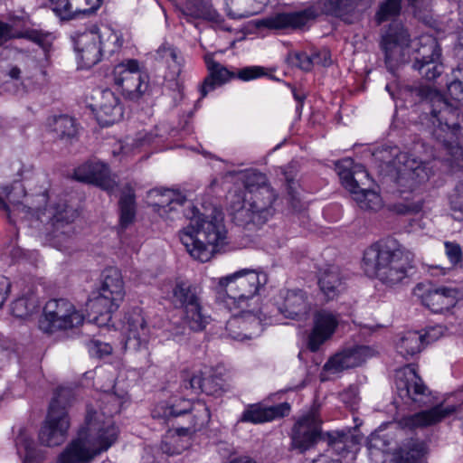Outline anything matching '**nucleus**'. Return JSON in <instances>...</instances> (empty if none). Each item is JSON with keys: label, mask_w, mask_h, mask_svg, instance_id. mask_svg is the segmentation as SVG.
<instances>
[{"label": "nucleus", "mask_w": 463, "mask_h": 463, "mask_svg": "<svg viewBox=\"0 0 463 463\" xmlns=\"http://www.w3.org/2000/svg\"><path fill=\"white\" fill-rule=\"evenodd\" d=\"M88 350L91 356L101 358L112 353V346L109 344L99 340H90L88 343Z\"/></svg>", "instance_id": "680f3d73"}, {"label": "nucleus", "mask_w": 463, "mask_h": 463, "mask_svg": "<svg viewBox=\"0 0 463 463\" xmlns=\"http://www.w3.org/2000/svg\"><path fill=\"white\" fill-rule=\"evenodd\" d=\"M412 68L417 71L421 77L428 80H433L442 73L443 64L441 60H430L423 62L418 61H413Z\"/></svg>", "instance_id": "3c124183"}, {"label": "nucleus", "mask_w": 463, "mask_h": 463, "mask_svg": "<svg viewBox=\"0 0 463 463\" xmlns=\"http://www.w3.org/2000/svg\"><path fill=\"white\" fill-rule=\"evenodd\" d=\"M249 203L250 205L255 208L261 218L268 221L274 213L272 207L277 195L271 186H262L261 190H256L242 195Z\"/></svg>", "instance_id": "473e14b6"}, {"label": "nucleus", "mask_w": 463, "mask_h": 463, "mask_svg": "<svg viewBox=\"0 0 463 463\" xmlns=\"http://www.w3.org/2000/svg\"><path fill=\"white\" fill-rule=\"evenodd\" d=\"M402 9V0H386L381 4L376 14L375 20L378 24L392 19L400 14Z\"/></svg>", "instance_id": "603ef678"}, {"label": "nucleus", "mask_w": 463, "mask_h": 463, "mask_svg": "<svg viewBox=\"0 0 463 463\" xmlns=\"http://www.w3.org/2000/svg\"><path fill=\"white\" fill-rule=\"evenodd\" d=\"M185 216L190 223L180 231L179 238L194 260L206 262L215 253L224 250L229 243L228 231L221 213L205 216L191 206Z\"/></svg>", "instance_id": "f03ea898"}, {"label": "nucleus", "mask_w": 463, "mask_h": 463, "mask_svg": "<svg viewBox=\"0 0 463 463\" xmlns=\"http://www.w3.org/2000/svg\"><path fill=\"white\" fill-rule=\"evenodd\" d=\"M150 194L158 197V201L154 205L158 208L161 213L177 211V207H182L186 202V197L179 192L170 189L150 191Z\"/></svg>", "instance_id": "ea45409f"}, {"label": "nucleus", "mask_w": 463, "mask_h": 463, "mask_svg": "<svg viewBox=\"0 0 463 463\" xmlns=\"http://www.w3.org/2000/svg\"><path fill=\"white\" fill-rule=\"evenodd\" d=\"M10 24L0 20V47L12 39H29L35 43L43 41V34L36 30H17L20 24L24 25V16L10 17Z\"/></svg>", "instance_id": "c756f323"}, {"label": "nucleus", "mask_w": 463, "mask_h": 463, "mask_svg": "<svg viewBox=\"0 0 463 463\" xmlns=\"http://www.w3.org/2000/svg\"><path fill=\"white\" fill-rule=\"evenodd\" d=\"M371 349L365 345H356L342 350L332 356L324 369L332 373H339L346 369L361 365L370 356Z\"/></svg>", "instance_id": "4be33fe9"}, {"label": "nucleus", "mask_w": 463, "mask_h": 463, "mask_svg": "<svg viewBox=\"0 0 463 463\" xmlns=\"http://www.w3.org/2000/svg\"><path fill=\"white\" fill-rule=\"evenodd\" d=\"M393 164L400 173L408 175L416 183H424L430 178V169L425 162L419 160L409 152H400L395 155Z\"/></svg>", "instance_id": "a878e982"}, {"label": "nucleus", "mask_w": 463, "mask_h": 463, "mask_svg": "<svg viewBox=\"0 0 463 463\" xmlns=\"http://www.w3.org/2000/svg\"><path fill=\"white\" fill-rule=\"evenodd\" d=\"M363 0H319L296 12L277 13L263 20L265 27L273 30H301L321 13L354 24L361 15L359 5Z\"/></svg>", "instance_id": "20e7f679"}, {"label": "nucleus", "mask_w": 463, "mask_h": 463, "mask_svg": "<svg viewBox=\"0 0 463 463\" xmlns=\"http://www.w3.org/2000/svg\"><path fill=\"white\" fill-rule=\"evenodd\" d=\"M75 180L91 184L102 190L112 192L117 186L115 176L110 173L109 165L100 161H88L79 165L73 173Z\"/></svg>", "instance_id": "6ab92c4d"}, {"label": "nucleus", "mask_w": 463, "mask_h": 463, "mask_svg": "<svg viewBox=\"0 0 463 463\" xmlns=\"http://www.w3.org/2000/svg\"><path fill=\"white\" fill-rule=\"evenodd\" d=\"M427 454L425 442L411 439L403 442L396 453L397 463H424Z\"/></svg>", "instance_id": "e433bc0d"}, {"label": "nucleus", "mask_w": 463, "mask_h": 463, "mask_svg": "<svg viewBox=\"0 0 463 463\" xmlns=\"http://www.w3.org/2000/svg\"><path fill=\"white\" fill-rule=\"evenodd\" d=\"M173 304L183 309V319L193 331H203L209 324L196 287L185 282L176 283L173 289Z\"/></svg>", "instance_id": "9d476101"}, {"label": "nucleus", "mask_w": 463, "mask_h": 463, "mask_svg": "<svg viewBox=\"0 0 463 463\" xmlns=\"http://www.w3.org/2000/svg\"><path fill=\"white\" fill-rule=\"evenodd\" d=\"M189 386L194 391H201L206 395L215 397L222 396L226 391L224 380L222 377L215 374L206 377L194 374L189 380Z\"/></svg>", "instance_id": "c9c22d12"}, {"label": "nucleus", "mask_w": 463, "mask_h": 463, "mask_svg": "<svg viewBox=\"0 0 463 463\" xmlns=\"http://www.w3.org/2000/svg\"><path fill=\"white\" fill-rule=\"evenodd\" d=\"M445 254L452 267L457 266L462 261V250L458 243L454 241H445Z\"/></svg>", "instance_id": "052dcab7"}, {"label": "nucleus", "mask_w": 463, "mask_h": 463, "mask_svg": "<svg viewBox=\"0 0 463 463\" xmlns=\"http://www.w3.org/2000/svg\"><path fill=\"white\" fill-rule=\"evenodd\" d=\"M182 12L185 16L212 22H217L220 16L212 0H185Z\"/></svg>", "instance_id": "4c0bfd02"}, {"label": "nucleus", "mask_w": 463, "mask_h": 463, "mask_svg": "<svg viewBox=\"0 0 463 463\" xmlns=\"http://www.w3.org/2000/svg\"><path fill=\"white\" fill-rule=\"evenodd\" d=\"M125 295L124 285L120 272L113 268L106 269L103 272V281L99 295L89 302L90 308L103 321H109Z\"/></svg>", "instance_id": "1a4fd4ad"}, {"label": "nucleus", "mask_w": 463, "mask_h": 463, "mask_svg": "<svg viewBox=\"0 0 463 463\" xmlns=\"http://www.w3.org/2000/svg\"><path fill=\"white\" fill-rule=\"evenodd\" d=\"M435 331L432 329L424 335L418 331L404 333L396 345L398 353L406 359L413 357L422 350L425 343L428 345L438 338L434 334Z\"/></svg>", "instance_id": "bb28decb"}, {"label": "nucleus", "mask_w": 463, "mask_h": 463, "mask_svg": "<svg viewBox=\"0 0 463 463\" xmlns=\"http://www.w3.org/2000/svg\"><path fill=\"white\" fill-rule=\"evenodd\" d=\"M290 406L283 402L273 406H265L261 403H253L246 406L241 413L239 422L261 424L282 418L289 413Z\"/></svg>", "instance_id": "5701e85b"}, {"label": "nucleus", "mask_w": 463, "mask_h": 463, "mask_svg": "<svg viewBox=\"0 0 463 463\" xmlns=\"http://www.w3.org/2000/svg\"><path fill=\"white\" fill-rule=\"evenodd\" d=\"M98 34L99 36V46L102 57L109 58L119 52L123 45L121 34L109 27H105L103 30L98 29Z\"/></svg>", "instance_id": "37998d69"}, {"label": "nucleus", "mask_w": 463, "mask_h": 463, "mask_svg": "<svg viewBox=\"0 0 463 463\" xmlns=\"http://www.w3.org/2000/svg\"><path fill=\"white\" fill-rule=\"evenodd\" d=\"M73 19L80 14H90L99 7L100 0H71Z\"/></svg>", "instance_id": "bf43d9fd"}, {"label": "nucleus", "mask_w": 463, "mask_h": 463, "mask_svg": "<svg viewBox=\"0 0 463 463\" xmlns=\"http://www.w3.org/2000/svg\"><path fill=\"white\" fill-rule=\"evenodd\" d=\"M287 62L305 71H310L313 68L310 55L304 52H289Z\"/></svg>", "instance_id": "6e6d98bb"}, {"label": "nucleus", "mask_w": 463, "mask_h": 463, "mask_svg": "<svg viewBox=\"0 0 463 463\" xmlns=\"http://www.w3.org/2000/svg\"><path fill=\"white\" fill-rule=\"evenodd\" d=\"M312 65L327 67L331 64V54L327 49L316 51L310 54Z\"/></svg>", "instance_id": "69168bd1"}, {"label": "nucleus", "mask_w": 463, "mask_h": 463, "mask_svg": "<svg viewBox=\"0 0 463 463\" xmlns=\"http://www.w3.org/2000/svg\"><path fill=\"white\" fill-rule=\"evenodd\" d=\"M394 208L399 214L417 213L420 212L422 203H399L396 204Z\"/></svg>", "instance_id": "338daca9"}, {"label": "nucleus", "mask_w": 463, "mask_h": 463, "mask_svg": "<svg viewBox=\"0 0 463 463\" xmlns=\"http://www.w3.org/2000/svg\"><path fill=\"white\" fill-rule=\"evenodd\" d=\"M118 429L110 421L99 425L86 419L76 439H72L58 456L56 463H89L100 453L107 451L117 440Z\"/></svg>", "instance_id": "39448f33"}, {"label": "nucleus", "mask_w": 463, "mask_h": 463, "mask_svg": "<svg viewBox=\"0 0 463 463\" xmlns=\"http://www.w3.org/2000/svg\"><path fill=\"white\" fill-rule=\"evenodd\" d=\"M77 215V212L67 205H64L61 211L57 210L52 216L53 237L59 239L61 235L64 241H67L73 233L71 222Z\"/></svg>", "instance_id": "58836bf2"}, {"label": "nucleus", "mask_w": 463, "mask_h": 463, "mask_svg": "<svg viewBox=\"0 0 463 463\" xmlns=\"http://www.w3.org/2000/svg\"><path fill=\"white\" fill-rule=\"evenodd\" d=\"M414 61L441 60V48L438 40L432 35L424 34L413 43Z\"/></svg>", "instance_id": "f704fd0d"}, {"label": "nucleus", "mask_w": 463, "mask_h": 463, "mask_svg": "<svg viewBox=\"0 0 463 463\" xmlns=\"http://www.w3.org/2000/svg\"><path fill=\"white\" fill-rule=\"evenodd\" d=\"M449 206L455 220H463V182L456 185L453 193L449 195Z\"/></svg>", "instance_id": "864d4df0"}, {"label": "nucleus", "mask_w": 463, "mask_h": 463, "mask_svg": "<svg viewBox=\"0 0 463 463\" xmlns=\"http://www.w3.org/2000/svg\"><path fill=\"white\" fill-rule=\"evenodd\" d=\"M71 0H49L51 8L61 21H70L73 19Z\"/></svg>", "instance_id": "4d7b16f0"}, {"label": "nucleus", "mask_w": 463, "mask_h": 463, "mask_svg": "<svg viewBox=\"0 0 463 463\" xmlns=\"http://www.w3.org/2000/svg\"><path fill=\"white\" fill-rule=\"evenodd\" d=\"M324 437V439L327 441L328 446L331 447L336 454L343 458H346L351 454V458L353 459L359 450L361 438L357 435L351 434L349 431L327 432Z\"/></svg>", "instance_id": "c85d7f7f"}, {"label": "nucleus", "mask_w": 463, "mask_h": 463, "mask_svg": "<svg viewBox=\"0 0 463 463\" xmlns=\"http://www.w3.org/2000/svg\"><path fill=\"white\" fill-rule=\"evenodd\" d=\"M15 442L18 450H24V463H40L43 459V451L37 449L33 440L24 433L19 434Z\"/></svg>", "instance_id": "8fccbe9b"}, {"label": "nucleus", "mask_w": 463, "mask_h": 463, "mask_svg": "<svg viewBox=\"0 0 463 463\" xmlns=\"http://www.w3.org/2000/svg\"><path fill=\"white\" fill-rule=\"evenodd\" d=\"M205 63L209 74L201 85V98L206 97L210 91H213L217 87L225 84L230 80L236 77L234 72L214 61L211 56H205Z\"/></svg>", "instance_id": "cd10ccee"}, {"label": "nucleus", "mask_w": 463, "mask_h": 463, "mask_svg": "<svg viewBox=\"0 0 463 463\" xmlns=\"http://www.w3.org/2000/svg\"><path fill=\"white\" fill-rule=\"evenodd\" d=\"M156 55L168 61L171 60L174 63L177 64L178 66H181L183 62V58L181 55L180 51L175 47L174 45L164 43L161 46L158 47L156 50Z\"/></svg>", "instance_id": "13d9d810"}, {"label": "nucleus", "mask_w": 463, "mask_h": 463, "mask_svg": "<svg viewBox=\"0 0 463 463\" xmlns=\"http://www.w3.org/2000/svg\"><path fill=\"white\" fill-rule=\"evenodd\" d=\"M181 402L182 399L177 403L160 402L155 405L151 415L154 419L161 420L164 423L168 424L172 419L186 414L188 406H183Z\"/></svg>", "instance_id": "c03bdc74"}, {"label": "nucleus", "mask_w": 463, "mask_h": 463, "mask_svg": "<svg viewBox=\"0 0 463 463\" xmlns=\"http://www.w3.org/2000/svg\"><path fill=\"white\" fill-rule=\"evenodd\" d=\"M120 217L119 222L122 228H127L131 224L136 217V201L135 194L129 190L121 194L119 202Z\"/></svg>", "instance_id": "de8ad7c7"}, {"label": "nucleus", "mask_w": 463, "mask_h": 463, "mask_svg": "<svg viewBox=\"0 0 463 463\" xmlns=\"http://www.w3.org/2000/svg\"><path fill=\"white\" fill-rule=\"evenodd\" d=\"M141 71L139 61L136 59H127L115 66L113 70L114 83L119 88Z\"/></svg>", "instance_id": "a18cd8bd"}, {"label": "nucleus", "mask_w": 463, "mask_h": 463, "mask_svg": "<svg viewBox=\"0 0 463 463\" xmlns=\"http://www.w3.org/2000/svg\"><path fill=\"white\" fill-rule=\"evenodd\" d=\"M149 88V76L146 72L141 71L128 82L119 87L122 95L126 99L131 101L139 100Z\"/></svg>", "instance_id": "79ce46f5"}, {"label": "nucleus", "mask_w": 463, "mask_h": 463, "mask_svg": "<svg viewBox=\"0 0 463 463\" xmlns=\"http://www.w3.org/2000/svg\"><path fill=\"white\" fill-rule=\"evenodd\" d=\"M11 290V282L8 278L0 276V308L7 299Z\"/></svg>", "instance_id": "774afa93"}, {"label": "nucleus", "mask_w": 463, "mask_h": 463, "mask_svg": "<svg viewBox=\"0 0 463 463\" xmlns=\"http://www.w3.org/2000/svg\"><path fill=\"white\" fill-rule=\"evenodd\" d=\"M72 40L74 50L82 67L91 68L101 61V49L97 27L76 33Z\"/></svg>", "instance_id": "aec40b11"}, {"label": "nucleus", "mask_w": 463, "mask_h": 463, "mask_svg": "<svg viewBox=\"0 0 463 463\" xmlns=\"http://www.w3.org/2000/svg\"><path fill=\"white\" fill-rule=\"evenodd\" d=\"M434 126L433 137L438 149L444 153L443 159L452 166L463 168V146L459 143L463 128V106L449 101L440 93L429 109Z\"/></svg>", "instance_id": "7ed1b4c3"}, {"label": "nucleus", "mask_w": 463, "mask_h": 463, "mask_svg": "<svg viewBox=\"0 0 463 463\" xmlns=\"http://www.w3.org/2000/svg\"><path fill=\"white\" fill-rule=\"evenodd\" d=\"M338 326L335 315L321 310L314 317V326L308 335L307 347L312 352H317L320 346L332 337Z\"/></svg>", "instance_id": "412c9836"}, {"label": "nucleus", "mask_w": 463, "mask_h": 463, "mask_svg": "<svg viewBox=\"0 0 463 463\" xmlns=\"http://www.w3.org/2000/svg\"><path fill=\"white\" fill-rule=\"evenodd\" d=\"M97 106V120L103 127H109L120 120L123 117V108L120 105L119 99L109 89L100 91Z\"/></svg>", "instance_id": "393cba45"}, {"label": "nucleus", "mask_w": 463, "mask_h": 463, "mask_svg": "<svg viewBox=\"0 0 463 463\" xmlns=\"http://www.w3.org/2000/svg\"><path fill=\"white\" fill-rule=\"evenodd\" d=\"M123 329L126 333V349L136 352L148 350L151 332L140 307H133L125 313Z\"/></svg>", "instance_id": "2eb2a0df"}, {"label": "nucleus", "mask_w": 463, "mask_h": 463, "mask_svg": "<svg viewBox=\"0 0 463 463\" xmlns=\"http://www.w3.org/2000/svg\"><path fill=\"white\" fill-rule=\"evenodd\" d=\"M276 304L284 317L293 320L307 318L311 311L308 294L301 288L281 289Z\"/></svg>", "instance_id": "a211bd4d"}, {"label": "nucleus", "mask_w": 463, "mask_h": 463, "mask_svg": "<svg viewBox=\"0 0 463 463\" xmlns=\"http://www.w3.org/2000/svg\"><path fill=\"white\" fill-rule=\"evenodd\" d=\"M267 280V275L263 272L250 269H241L219 279L216 299L223 302L229 309H243Z\"/></svg>", "instance_id": "423d86ee"}, {"label": "nucleus", "mask_w": 463, "mask_h": 463, "mask_svg": "<svg viewBox=\"0 0 463 463\" xmlns=\"http://www.w3.org/2000/svg\"><path fill=\"white\" fill-rule=\"evenodd\" d=\"M448 92L452 99L451 102L463 106V82L456 80L448 85Z\"/></svg>", "instance_id": "0e129e2a"}, {"label": "nucleus", "mask_w": 463, "mask_h": 463, "mask_svg": "<svg viewBox=\"0 0 463 463\" xmlns=\"http://www.w3.org/2000/svg\"><path fill=\"white\" fill-rule=\"evenodd\" d=\"M50 128L55 137L59 139H71L77 134L75 120L67 115L54 117L50 123Z\"/></svg>", "instance_id": "49530a36"}, {"label": "nucleus", "mask_w": 463, "mask_h": 463, "mask_svg": "<svg viewBox=\"0 0 463 463\" xmlns=\"http://www.w3.org/2000/svg\"><path fill=\"white\" fill-rule=\"evenodd\" d=\"M83 320V315L68 299L53 298L46 302L39 327L42 331L52 334L57 330L77 327Z\"/></svg>", "instance_id": "9b49d317"}, {"label": "nucleus", "mask_w": 463, "mask_h": 463, "mask_svg": "<svg viewBox=\"0 0 463 463\" xmlns=\"http://www.w3.org/2000/svg\"><path fill=\"white\" fill-rule=\"evenodd\" d=\"M230 214L232 222L246 229L251 230L266 223V219L259 212L250 205V203L240 194L233 196L230 205Z\"/></svg>", "instance_id": "b1692460"}, {"label": "nucleus", "mask_w": 463, "mask_h": 463, "mask_svg": "<svg viewBox=\"0 0 463 463\" xmlns=\"http://www.w3.org/2000/svg\"><path fill=\"white\" fill-rule=\"evenodd\" d=\"M262 186H270V184L268 183V178L266 175L257 171L249 172L245 175V194L256 190H261Z\"/></svg>", "instance_id": "5fc2aeb1"}, {"label": "nucleus", "mask_w": 463, "mask_h": 463, "mask_svg": "<svg viewBox=\"0 0 463 463\" xmlns=\"http://www.w3.org/2000/svg\"><path fill=\"white\" fill-rule=\"evenodd\" d=\"M39 307V299L33 293L17 298L12 304V313L17 317H26Z\"/></svg>", "instance_id": "09e8293b"}, {"label": "nucleus", "mask_w": 463, "mask_h": 463, "mask_svg": "<svg viewBox=\"0 0 463 463\" xmlns=\"http://www.w3.org/2000/svg\"><path fill=\"white\" fill-rule=\"evenodd\" d=\"M399 94L406 101L414 104L424 102L429 105L430 108L431 103L434 102V99H437L439 92L429 85H425L420 82H414L412 84L400 85Z\"/></svg>", "instance_id": "2f4dec72"}, {"label": "nucleus", "mask_w": 463, "mask_h": 463, "mask_svg": "<svg viewBox=\"0 0 463 463\" xmlns=\"http://www.w3.org/2000/svg\"><path fill=\"white\" fill-rule=\"evenodd\" d=\"M411 43V35L402 23L393 21L390 24L382 38L381 47L386 67L391 72H394L399 64L409 61Z\"/></svg>", "instance_id": "f8f14e48"}, {"label": "nucleus", "mask_w": 463, "mask_h": 463, "mask_svg": "<svg viewBox=\"0 0 463 463\" xmlns=\"http://www.w3.org/2000/svg\"><path fill=\"white\" fill-rule=\"evenodd\" d=\"M265 74L264 69L260 66L244 67L239 71L237 78L241 80H251L260 78Z\"/></svg>", "instance_id": "e2e57ef3"}, {"label": "nucleus", "mask_w": 463, "mask_h": 463, "mask_svg": "<svg viewBox=\"0 0 463 463\" xmlns=\"http://www.w3.org/2000/svg\"><path fill=\"white\" fill-rule=\"evenodd\" d=\"M361 267L366 276L377 279L387 287L407 283L414 269L411 253L393 237L367 247Z\"/></svg>", "instance_id": "f257e3e1"}, {"label": "nucleus", "mask_w": 463, "mask_h": 463, "mask_svg": "<svg viewBox=\"0 0 463 463\" xmlns=\"http://www.w3.org/2000/svg\"><path fill=\"white\" fill-rule=\"evenodd\" d=\"M291 449L300 453L312 449L318 440L324 439L322 434V420L319 406H313L305 415L301 416L291 430Z\"/></svg>", "instance_id": "ddd939ff"}, {"label": "nucleus", "mask_w": 463, "mask_h": 463, "mask_svg": "<svg viewBox=\"0 0 463 463\" xmlns=\"http://www.w3.org/2000/svg\"><path fill=\"white\" fill-rule=\"evenodd\" d=\"M342 184L354 195V200L363 210L376 211L382 206L381 196L368 189H363L359 185V176L368 177V173L363 165L354 164V160L347 157L335 163Z\"/></svg>", "instance_id": "6e6552de"}, {"label": "nucleus", "mask_w": 463, "mask_h": 463, "mask_svg": "<svg viewBox=\"0 0 463 463\" xmlns=\"http://www.w3.org/2000/svg\"><path fill=\"white\" fill-rule=\"evenodd\" d=\"M318 286L326 300L336 298L345 288L341 272L335 266L321 271L318 278Z\"/></svg>", "instance_id": "7c9ffc66"}, {"label": "nucleus", "mask_w": 463, "mask_h": 463, "mask_svg": "<svg viewBox=\"0 0 463 463\" xmlns=\"http://www.w3.org/2000/svg\"><path fill=\"white\" fill-rule=\"evenodd\" d=\"M99 411H91L88 410L86 419L89 415L91 421L99 425H103L106 421H110L117 429L118 427L112 420V416L117 414L121 410V400L113 393H104L100 398Z\"/></svg>", "instance_id": "72a5a7b5"}, {"label": "nucleus", "mask_w": 463, "mask_h": 463, "mask_svg": "<svg viewBox=\"0 0 463 463\" xmlns=\"http://www.w3.org/2000/svg\"><path fill=\"white\" fill-rule=\"evenodd\" d=\"M413 295L432 312L442 313L455 307L459 298V291L452 287H435L419 283L413 289Z\"/></svg>", "instance_id": "dca6fc26"}, {"label": "nucleus", "mask_w": 463, "mask_h": 463, "mask_svg": "<svg viewBox=\"0 0 463 463\" xmlns=\"http://www.w3.org/2000/svg\"><path fill=\"white\" fill-rule=\"evenodd\" d=\"M395 385L400 398L406 402L426 405L430 390L417 373L414 364H407L395 373Z\"/></svg>", "instance_id": "4468645a"}, {"label": "nucleus", "mask_w": 463, "mask_h": 463, "mask_svg": "<svg viewBox=\"0 0 463 463\" xmlns=\"http://www.w3.org/2000/svg\"><path fill=\"white\" fill-rule=\"evenodd\" d=\"M71 390L60 387L55 391L46 420L39 432L42 445L55 447L65 441L70 428L67 407L71 405Z\"/></svg>", "instance_id": "0eeeda50"}, {"label": "nucleus", "mask_w": 463, "mask_h": 463, "mask_svg": "<svg viewBox=\"0 0 463 463\" xmlns=\"http://www.w3.org/2000/svg\"><path fill=\"white\" fill-rule=\"evenodd\" d=\"M9 202L12 203V209L9 205L5 203L3 200L0 198V205L3 206V208L7 213V218L10 222H14V220L13 218V215L16 213H25V214H31V215H39L47 202V197L44 193L40 194L37 195V201L38 204H34L32 198H28L26 195L25 189L24 185L14 181L11 191L7 194Z\"/></svg>", "instance_id": "f3484780"}, {"label": "nucleus", "mask_w": 463, "mask_h": 463, "mask_svg": "<svg viewBox=\"0 0 463 463\" xmlns=\"http://www.w3.org/2000/svg\"><path fill=\"white\" fill-rule=\"evenodd\" d=\"M181 403L183 406H188L186 413H190L193 417V425L187 428L177 429L179 435H184L190 429L195 430L197 428L202 427L207 423L211 418L210 409L206 403L201 400H198L193 403L189 400L182 399Z\"/></svg>", "instance_id": "a19ab883"}]
</instances>
